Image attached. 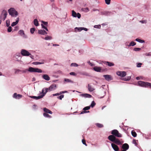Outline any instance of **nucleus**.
<instances>
[{
	"label": "nucleus",
	"mask_w": 151,
	"mask_h": 151,
	"mask_svg": "<svg viewBox=\"0 0 151 151\" xmlns=\"http://www.w3.org/2000/svg\"><path fill=\"white\" fill-rule=\"evenodd\" d=\"M141 65H142V63H139L137 65V67H140L141 66Z\"/></svg>",
	"instance_id": "56"
},
{
	"label": "nucleus",
	"mask_w": 151,
	"mask_h": 151,
	"mask_svg": "<svg viewBox=\"0 0 151 151\" xmlns=\"http://www.w3.org/2000/svg\"><path fill=\"white\" fill-rule=\"evenodd\" d=\"M122 151H127L126 150H122Z\"/></svg>",
	"instance_id": "63"
},
{
	"label": "nucleus",
	"mask_w": 151,
	"mask_h": 151,
	"mask_svg": "<svg viewBox=\"0 0 151 151\" xmlns=\"http://www.w3.org/2000/svg\"><path fill=\"white\" fill-rule=\"evenodd\" d=\"M38 33L43 35H45V34H47V32H46L44 30H40L38 31Z\"/></svg>",
	"instance_id": "18"
},
{
	"label": "nucleus",
	"mask_w": 151,
	"mask_h": 151,
	"mask_svg": "<svg viewBox=\"0 0 151 151\" xmlns=\"http://www.w3.org/2000/svg\"><path fill=\"white\" fill-rule=\"evenodd\" d=\"M21 54L23 55L24 56H29L30 57L32 58L34 57L27 50L22 49L21 51Z\"/></svg>",
	"instance_id": "6"
},
{
	"label": "nucleus",
	"mask_w": 151,
	"mask_h": 151,
	"mask_svg": "<svg viewBox=\"0 0 151 151\" xmlns=\"http://www.w3.org/2000/svg\"><path fill=\"white\" fill-rule=\"evenodd\" d=\"M22 71L20 70L19 69H15V73H18L19 72Z\"/></svg>",
	"instance_id": "48"
},
{
	"label": "nucleus",
	"mask_w": 151,
	"mask_h": 151,
	"mask_svg": "<svg viewBox=\"0 0 151 151\" xmlns=\"http://www.w3.org/2000/svg\"><path fill=\"white\" fill-rule=\"evenodd\" d=\"M82 142L83 144L85 145L86 146H87V145L86 142V140L85 139H83L82 140Z\"/></svg>",
	"instance_id": "44"
},
{
	"label": "nucleus",
	"mask_w": 151,
	"mask_h": 151,
	"mask_svg": "<svg viewBox=\"0 0 151 151\" xmlns=\"http://www.w3.org/2000/svg\"><path fill=\"white\" fill-rule=\"evenodd\" d=\"M67 92H68L67 91H60V94H61L62 93H67Z\"/></svg>",
	"instance_id": "55"
},
{
	"label": "nucleus",
	"mask_w": 151,
	"mask_h": 151,
	"mask_svg": "<svg viewBox=\"0 0 151 151\" xmlns=\"http://www.w3.org/2000/svg\"><path fill=\"white\" fill-rule=\"evenodd\" d=\"M69 0L71 1H72V0Z\"/></svg>",
	"instance_id": "64"
},
{
	"label": "nucleus",
	"mask_w": 151,
	"mask_h": 151,
	"mask_svg": "<svg viewBox=\"0 0 151 151\" xmlns=\"http://www.w3.org/2000/svg\"><path fill=\"white\" fill-rule=\"evenodd\" d=\"M86 9H87L88 11V8H86Z\"/></svg>",
	"instance_id": "62"
},
{
	"label": "nucleus",
	"mask_w": 151,
	"mask_h": 151,
	"mask_svg": "<svg viewBox=\"0 0 151 151\" xmlns=\"http://www.w3.org/2000/svg\"><path fill=\"white\" fill-rule=\"evenodd\" d=\"M42 24H43L44 25H47L48 24L47 22H44L43 21H42Z\"/></svg>",
	"instance_id": "51"
},
{
	"label": "nucleus",
	"mask_w": 151,
	"mask_h": 151,
	"mask_svg": "<svg viewBox=\"0 0 151 151\" xmlns=\"http://www.w3.org/2000/svg\"><path fill=\"white\" fill-rule=\"evenodd\" d=\"M96 104V103L94 101H92L90 106L93 107Z\"/></svg>",
	"instance_id": "38"
},
{
	"label": "nucleus",
	"mask_w": 151,
	"mask_h": 151,
	"mask_svg": "<svg viewBox=\"0 0 151 151\" xmlns=\"http://www.w3.org/2000/svg\"><path fill=\"white\" fill-rule=\"evenodd\" d=\"M88 88L90 92H92L95 90V89L90 84H88Z\"/></svg>",
	"instance_id": "17"
},
{
	"label": "nucleus",
	"mask_w": 151,
	"mask_h": 151,
	"mask_svg": "<svg viewBox=\"0 0 151 151\" xmlns=\"http://www.w3.org/2000/svg\"><path fill=\"white\" fill-rule=\"evenodd\" d=\"M71 66L77 67L78 65L76 63H72L70 65Z\"/></svg>",
	"instance_id": "40"
},
{
	"label": "nucleus",
	"mask_w": 151,
	"mask_h": 151,
	"mask_svg": "<svg viewBox=\"0 0 151 151\" xmlns=\"http://www.w3.org/2000/svg\"><path fill=\"white\" fill-rule=\"evenodd\" d=\"M101 25H95L94 26V27L95 28H101Z\"/></svg>",
	"instance_id": "49"
},
{
	"label": "nucleus",
	"mask_w": 151,
	"mask_h": 151,
	"mask_svg": "<svg viewBox=\"0 0 151 151\" xmlns=\"http://www.w3.org/2000/svg\"><path fill=\"white\" fill-rule=\"evenodd\" d=\"M13 97L17 99H19L22 97V95L20 94H17V93H14L13 96Z\"/></svg>",
	"instance_id": "14"
},
{
	"label": "nucleus",
	"mask_w": 151,
	"mask_h": 151,
	"mask_svg": "<svg viewBox=\"0 0 151 151\" xmlns=\"http://www.w3.org/2000/svg\"><path fill=\"white\" fill-rule=\"evenodd\" d=\"M105 79L107 81H109L113 80V78L111 75H103Z\"/></svg>",
	"instance_id": "12"
},
{
	"label": "nucleus",
	"mask_w": 151,
	"mask_h": 151,
	"mask_svg": "<svg viewBox=\"0 0 151 151\" xmlns=\"http://www.w3.org/2000/svg\"><path fill=\"white\" fill-rule=\"evenodd\" d=\"M28 70H23L22 71V72L24 73H26L27 71Z\"/></svg>",
	"instance_id": "58"
},
{
	"label": "nucleus",
	"mask_w": 151,
	"mask_h": 151,
	"mask_svg": "<svg viewBox=\"0 0 151 151\" xmlns=\"http://www.w3.org/2000/svg\"><path fill=\"white\" fill-rule=\"evenodd\" d=\"M41 26H42V28L45 29L47 31H48V29L47 28V27H45L43 24H42Z\"/></svg>",
	"instance_id": "46"
},
{
	"label": "nucleus",
	"mask_w": 151,
	"mask_h": 151,
	"mask_svg": "<svg viewBox=\"0 0 151 151\" xmlns=\"http://www.w3.org/2000/svg\"><path fill=\"white\" fill-rule=\"evenodd\" d=\"M129 145L127 143H124L122 145V148L123 150H127L129 148Z\"/></svg>",
	"instance_id": "15"
},
{
	"label": "nucleus",
	"mask_w": 151,
	"mask_h": 151,
	"mask_svg": "<svg viewBox=\"0 0 151 151\" xmlns=\"http://www.w3.org/2000/svg\"><path fill=\"white\" fill-rule=\"evenodd\" d=\"M43 115L44 116L46 117L51 118V116L49 114L46 113H44L43 114Z\"/></svg>",
	"instance_id": "32"
},
{
	"label": "nucleus",
	"mask_w": 151,
	"mask_h": 151,
	"mask_svg": "<svg viewBox=\"0 0 151 151\" xmlns=\"http://www.w3.org/2000/svg\"><path fill=\"white\" fill-rule=\"evenodd\" d=\"M64 95L63 94L61 95L60 96L57 97V98L60 100H62V99L64 97Z\"/></svg>",
	"instance_id": "41"
},
{
	"label": "nucleus",
	"mask_w": 151,
	"mask_h": 151,
	"mask_svg": "<svg viewBox=\"0 0 151 151\" xmlns=\"http://www.w3.org/2000/svg\"><path fill=\"white\" fill-rule=\"evenodd\" d=\"M34 24L35 25L37 26L38 25V22L37 20L36 19H34Z\"/></svg>",
	"instance_id": "27"
},
{
	"label": "nucleus",
	"mask_w": 151,
	"mask_h": 151,
	"mask_svg": "<svg viewBox=\"0 0 151 151\" xmlns=\"http://www.w3.org/2000/svg\"><path fill=\"white\" fill-rule=\"evenodd\" d=\"M136 44V43L133 41L131 42L129 44V46H134Z\"/></svg>",
	"instance_id": "37"
},
{
	"label": "nucleus",
	"mask_w": 151,
	"mask_h": 151,
	"mask_svg": "<svg viewBox=\"0 0 151 151\" xmlns=\"http://www.w3.org/2000/svg\"><path fill=\"white\" fill-rule=\"evenodd\" d=\"M72 16L75 17H77L79 19L81 18V15L79 13H78L77 14L76 12H75L74 10L72 11Z\"/></svg>",
	"instance_id": "9"
},
{
	"label": "nucleus",
	"mask_w": 151,
	"mask_h": 151,
	"mask_svg": "<svg viewBox=\"0 0 151 151\" xmlns=\"http://www.w3.org/2000/svg\"><path fill=\"white\" fill-rule=\"evenodd\" d=\"M131 134L132 136L134 137H136L137 136V134L133 130L132 131Z\"/></svg>",
	"instance_id": "26"
},
{
	"label": "nucleus",
	"mask_w": 151,
	"mask_h": 151,
	"mask_svg": "<svg viewBox=\"0 0 151 151\" xmlns=\"http://www.w3.org/2000/svg\"><path fill=\"white\" fill-rule=\"evenodd\" d=\"M110 0H105L106 3L107 4H110Z\"/></svg>",
	"instance_id": "47"
},
{
	"label": "nucleus",
	"mask_w": 151,
	"mask_h": 151,
	"mask_svg": "<svg viewBox=\"0 0 151 151\" xmlns=\"http://www.w3.org/2000/svg\"><path fill=\"white\" fill-rule=\"evenodd\" d=\"M50 1H51V2H53L54 1V0H50Z\"/></svg>",
	"instance_id": "61"
},
{
	"label": "nucleus",
	"mask_w": 151,
	"mask_h": 151,
	"mask_svg": "<svg viewBox=\"0 0 151 151\" xmlns=\"http://www.w3.org/2000/svg\"><path fill=\"white\" fill-rule=\"evenodd\" d=\"M75 29H77L79 31H81L82 30H84L86 31H87L88 30L87 29L84 27H76Z\"/></svg>",
	"instance_id": "24"
},
{
	"label": "nucleus",
	"mask_w": 151,
	"mask_h": 151,
	"mask_svg": "<svg viewBox=\"0 0 151 151\" xmlns=\"http://www.w3.org/2000/svg\"><path fill=\"white\" fill-rule=\"evenodd\" d=\"M33 64L34 65H38V64H43L44 63L43 62H34L33 63Z\"/></svg>",
	"instance_id": "29"
},
{
	"label": "nucleus",
	"mask_w": 151,
	"mask_h": 151,
	"mask_svg": "<svg viewBox=\"0 0 151 151\" xmlns=\"http://www.w3.org/2000/svg\"><path fill=\"white\" fill-rule=\"evenodd\" d=\"M111 134L115 137H122V135L120 133L119 131L116 129H114L111 131Z\"/></svg>",
	"instance_id": "5"
},
{
	"label": "nucleus",
	"mask_w": 151,
	"mask_h": 151,
	"mask_svg": "<svg viewBox=\"0 0 151 151\" xmlns=\"http://www.w3.org/2000/svg\"><path fill=\"white\" fill-rule=\"evenodd\" d=\"M70 74L71 75H73L74 76H76V74L74 72H71L70 73Z\"/></svg>",
	"instance_id": "52"
},
{
	"label": "nucleus",
	"mask_w": 151,
	"mask_h": 151,
	"mask_svg": "<svg viewBox=\"0 0 151 151\" xmlns=\"http://www.w3.org/2000/svg\"><path fill=\"white\" fill-rule=\"evenodd\" d=\"M32 80H33V81H35V78H32Z\"/></svg>",
	"instance_id": "60"
},
{
	"label": "nucleus",
	"mask_w": 151,
	"mask_h": 151,
	"mask_svg": "<svg viewBox=\"0 0 151 151\" xmlns=\"http://www.w3.org/2000/svg\"><path fill=\"white\" fill-rule=\"evenodd\" d=\"M116 73L118 76L121 77H124L126 75V73L125 71H119L116 72Z\"/></svg>",
	"instance_id": "8"
},
{
	"label": "nucleus",
	"mask_w": 151,
	"mask_h": 151,
	"mask_svg": "<svg viewBox=\"0 0 151 151\" xmlns=\"http://www.w3.org/2000/svg\"><path fill=\"white\" fill-rule=\"evenodd\" d=\"M7 14V12L5 10H3L2 12L1 15L2 16L3 15H4V17L2 18V19L4 20L6 17V16Z\"/></svg>",
	"instance_id": "16"
},
{
	"label": "nucleus",
	"mask_w": 151,
	"mask_h": 151,
	"mask_svg": "<svg viewBox=\"0 0 151 151\" xmlns=\"http://www.w3.org/2000/svg\"><path fill=\"white\" fill-rule=\"evenodd\" d=\"M19 18H17V20L15 22H14L11 24V26L12 27H13L15 25H16L19 22Z\"/></svg>",
	"instance_id": "23"
},
{
	"label": "nucleus",
	"mask_w": 151,
	"mask_h": 151,
	"mask_svg": "<svg viewBox=\"0 0 151 151\" xmlns=\"http://www.w3.org/2000/svg\"><path fill=\"white\" fill-rule=\"evenodd\" d=\"M132 142L133 144H135V145L136 146H137V141L136 140V139H133V140L132 141Z\"/></svg>",
	"instance_id": "43"
},
{
	"label": "nucleus",
	"mask_w": 151,
	"mask_h": 151,
	"mask_svg": "<svg viewBox=\"0 0 151 151\" xmlns=\"http://www.w3.org/2000/svg\"><path fill=\"white\" fill-rule=\"evenodd\" d=\"M42 78L46 81H49L50 80V77L47 75L44 74L42 76Z\"/></svg>",
	"instance_id": "21"
},
{
	"label": "nucleus",
	"mask_w": 151,
	"mask_h": 151,
	"mask_svg": "<svg viewBox=\"0 0 151 151\" xmlns=\"http://www.w3.org/2000/svg\"><path fill=\"white\" fill-rule=\"evenodd\" d=\"M90 106H86V107H85L83 109V110L84 111H82L81 113V114L89 112V111H86V110H88L89 109H90Z\"/></svg>",
	"instance_id": "13"
},
{
	"label": "nucleus",
	"mask_w": 151,
	"mask_h": 151,
	"mask_svg": "<svg viewBox=\"0 0 151 151\" xmlns=\"http://www.w3.org/2000/svg\"><path fill=\"white\" fill-rule=\"evenodd\" d=\"M131 78L130 76H128L127 78H124L123 80L125 81H129L130 79Z\"/></svg>",
	"instance_id": "36"
},
{
	"label": "nucleus",
	"mask_w": 151,
	"mask_h": 151,
	"mask_svg": "<svg viewBox=\"0 0 151 151\" xmlns=\"http://www.w3.org/2000/svg\"><path fill=\"white\" fill-rule=\"evenodd\" d=\"M52 39V37H51L48 36H47L45 38V39L46 40H51Z\"/></svg>",
	"instance_id": "35"
},
{
	"label": "nucleus",
	"mask_w": 151,
	"mask_h": 151,
	"mask_svg": "<svg viewBox=\"0 0 151 151\" xmlns=\"http://www.w3.org/2000/svg\"><path fill=\"white\" fill-rule=\"evenodd\" d=\"M8 12L10 15L12 17H17L18 14L17 12L16 11L14 8H11L8 11Z\"/></svg>",
	"instance_id": "3"
},
{
	"label": "nucleus",
	"mask_w": 151,
	"mask_h": 151,
	"mask_svg": "<svg viewBox=\"0 0 151 151\" xmlns=\"http://www.w3.org/2000/svg\"><path fill=\"white\" fill-rule=\"evenodd\" d=\"M141 49V48H135L134 49V50L135 51H139V50H140Z\"/></svg>",
	"instance_id": "50"
},
{
	"label": "nucleus",
	"mask_w": 151,
	"mask_h": 151,
	"mask_svg": "<svg viewBox=\"0 0 151 151\" xmlns=\"http://www.w3.org/2000/svg\"><path fill=\"white\" fill-rule=\"evenodd\" d=\"M41 93V95L38 96H30V97L35 100H38L39 99L42 98L45 95L44 92H43L42 93V91Z\"/></svg>",
	"instance_id": "7"
},
{
	"label": "nucleus",
	"mask_w": 151,
	"mask_h": 151,
	"mask_svg": "<svg viewBox=\"0 0 151 151\" xmlns=\"http://www.w3.org/2000/svg\"><path fill=\"white\" fill-rule=\"evenodd\" d=\"M42 70L41 69H40L38 68H35V72L41 73H42Z\"/></svg>",
	"instance_id": "28"
},
{
	"label": "nucleus",
	"mask_w": 151,
	"mask_h": 151,
	"mask_svg": "<svg viewBox=\"0 0 151 151\" xmlns=\"http://www.w3.org/2000/svg\"><path fill=\"white\" fill-rule=\"evenodd\" d=\"M138 84L141 86L144 87H150L151 88V83L145 82L143 81H139L138 82Z\"/></svg>",
	"instance_id": "4"
},
{
	"label": "nucleus",
	"mask_w": 151,
	"mask_h": 151,
	"mask_svg": "<svg viewBox=\"0 0 151 151\" xmlns=\"http://www.w3.org/2000/svg\"><path fill=\"white\" fill-rule=\"evenodd\" d=\"M64 81L66 82H70V83H73V81L68 79L65 78L64 79Z\"/></svg>",
	"instance_id": "33"
},
{
	"label": "nucleus",
	"mask_w": 151,
	"mask_h": 151,
	"mask_svg": "<svg viewBox=\"0 0 151 151\" xmlns=\"http://www.w3.org/2000/svg\"><path fill=\"white\" fill-rule=\"evenodd\" d=\"M93 69L95 71L98 72H102L105 70L104 69H101V67L97 66L94 67Z\"/></svg>",
	"instance_id": "10"
},
{
	"label": "nucleus",
	"mask_w": 151,
	"mask_h": 151,
	"mask_svg": "<svg viewBox=\"0 0 151 151\" xmlns=\"http://www.w3.org/2000/svg\"><path fill=\"white\" fill-rule=\"evenodd\" d=\"M43 110L45 112V113H49L51 114L52 113V112L51 111L46 108H44L43 109Z\"/></svg>",
	"instance_id": "20"
},
{
	"label": "nucleus",
	"mask_w": 151,
	"mask_h": 151,
	"mask_svg": "<svg viewBox=\"0 0 151 151\" xmlns=\"http://www.w3.org/2000/svg\"><path fill=\"white\" fill-rule=\"evenodd\" d=\"M108 138L109 140L118 145H121L123 142H121L119 139L116 138L114 135H109L108 136Z\"/></svg>",
	"instance_id": "1"
},
{
	"label": "nucleus",
	"mask_w": 151,
	"mask_h": 151,
	"mask_svg": "<svg viewBox=\"0 0 151 151\" xmlns=\"http://www.w3.org/2000/svg\"><path fill=\"white\" fill-rule=\"evenodd\" d=\"M56 86L55 84H53L51 85L49 88H44L42 89V93L44 92L46 94L48 91H50L54 90L56 89Z\"/></svg>",
	"instance_id": "2"
},
{
	"label": "nucleus",
	"mask_w": 151,
	"mask_h": 151,
	"mask_svg": "<svg viewBox=\"0 0 151 151\" xmlns=\"http://www.w3.org/2000/svg\"><path fill=\"white\" fill-rule=\"evenodd\" d=\"M18 33L21 36L24 35V31L23 30H20L19 31Z\"/></svg>",
	"instance_id": "31"
},
{
	"label": "nucleus",
	"mask_w": 151,
	"mask_h": 151,
	"mask_svg": "<svg viewBox=\"0 0 151 151\" xmlns=\"http://www.w3.org/2000/svg\"><path fill=\"white\" fill-rule=\"evenodd\" d=\"M9 27L8 28V29H7V31L8 32H10L12 31V28L11 27V26H9V27Z\"/></svg>",
	"instance_id": "45"
},
{
	"label": "nucleus",
	"mask_w": 151,
	"mask_h": 151,
	"mask_svg": "<svg viewBox=\"0 0 151 151\" xmlns=\"http://www.w3.org/2000/svg\"><path fill=\"white\" fill-rule=\"evenodd\" d=\"M96 126L99 128H102L103 127V125L101 124L96 123Z\"/></svg>",
	"instance_id": "34"
},
{
	"label": "nucleus",
	"mask_w": 151,
	"mask_h": 151,
	"mask_svg": "<svg viewBox=\"0 0 151 151\" xmlns=\"http://www.w3.org/2000/svg\"><path fill=\"white\" fill-rule=\"evenodd\" d=\"M81 95L82 96L86 98H90L92 97L91 95L87 93L82 94Z\"/></svg>",
	"instance_id": "22"
},
{
	"label": "nucleus",
	"mask_w": 151,
	"mask_h": 151,
	"mask_svg": "<svg viewBox=\"0 0 151 151\" xmlns=\"http://www.w3.org/2000/svg\"><path fill=\"white\" fill-rule=\"evenodd\" d=\"M61 94H60V93H55V94H54L52 95L53 96H58V95H60Z\"/></svg>",
	"instance_id": "53"
},
{
	"label": "nucleus",
	"mask_w": 151,
	"mask_h": 151,
	"mask_svg": "<svg viewBox=\"0 0 151 151\" xmlns=\"http://www.w3.org/2000/svg\"><path fill=\"white\" fill-rule=\"evenodd\" d=\"M82 74L83 75H86V76H88V73H83Z\"/></svg>",
	"instance_id": "57"
},
{
	"label": "nucleus",
	"mask_w": 151,
	"mask_h": 151,
	"mask_svg": "<svg viewBox=\"0 0 151 151\" xmlns=\"http://www.w3.org/2000/svg\"><path fill=\"white\" fill-rule=\"evenodd\" d=\"M6 25L7 27H8L9 26L10 24V21L9 20H7L6 22Z\"/></svg>",
	"instance_id": "39"
},
{
	"label": "nucleus",
	"mask_w": 151,
	"mask_h": 151,
	"mask_svg": "<svg viewBox=\"0 0 151 151\" xmlns=\"http://www.w3.org/2000/svg\"><path fill=\"white\" fill-rule=\"evenodd\" d=\"M117 145L114 143L111 144V147L114 151H119V148Z\"/></svg>",
	"instance_id": "11"
},
{
	"label": "nucleus",
	"mask_w": 151,
	"mask_h": 151,
	"mask_svg": "<svg viewBox=\"0 0 151 151\" xmlns=\"http://www.w3.org/2000/svg\"><path fill=\"white\" fill-rule=\"evenodd\" d=\"M103 63L105 64H106V65H107L110 67L113 66L114 65V64L113 63H111L108 61H104L103 62Z\"/></svg>",
	"instance_id": "19"
},
{
	"label": "nucleus",
	"mask_w": 151,
	"mask_h": 151,
	"mask_svg": "<svg viewBox=\"0 0 151 151\" xmlns=\"http://www.w3.org/2000/svg\"><path fill=\"white\" fill-rule=\"evenodd\" d=\"M136 41H137V42H139L141 43H143L145 42V41L144 40H140L138 38H137L135 40Z\"/></svg>",
	"instance_id": "30"
},
{
	"label": "nucleus",
	"mask_w": 151,
	"mask_h": 151,
	"mask_svg": "<svg viewBox=\"0 0 151 151\" xmlns=\"http://www.w3.org/2000/svg\"><path fill=\"white\" fill-rule=\"evenodd\" d=\"M35 68L32 67H29L28 70L30 72H35Z\"/></svg>",
	"instance_id": "25"
},
{
	"label": "nucleus",
	"mask_w": 151,
	"mask_h": 151,
	"mask_svg": "<svg viewBox=\"0 0 151 151\" xmlns=\"http://www.w3.org/2000/svg\"><path fill=\"white\" fill-rule=\"evenodd\" d=\"M136 79L137 80H139V77H137L136 78Z\"/></svg>",
	"instance_id": "59"
},
{
	"label": "nucleus",
	"mask_w": 151,
	"mask_h": 151,
	"mask_svg": "<svg viewBox=\"0 0 151 151\" xmlns=\"http://www.w3.org/2000/svg\"><path fill=\"white\" fill-rule=\"evenodd\" d=\"M140 22L142 23H146L147 22V21L146 20H141L140 21Z\"/></svg>",
	"instance_id": "54"
},
{
	"label": "nucleus",
	"mask_w": 151,
	"mask_h": 151,
	"mask_svg": "<svg viewBox=\"0 0 151 151\" xmlns=\"http://www.w3.org/2000/svg\"><path fill=\"white\" fill-rule=\"evenodd\" d=\"M35 30V28H31L30 30V32L32 34L34 33V32Z\"/></svg>",
	"instance_id": "42"
}]
</instances>
